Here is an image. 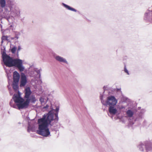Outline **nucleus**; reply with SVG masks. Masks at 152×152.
Returning <instances> with one entry per match:
<instances>
[{"instance_id": "1", "label": "nucleus", "mask_w": 152, "mask_h": 152, "mask_svg": "<svg viewBox=\"0 0 152 152\" xmlns=\"http://www.w3.org/2000/svg\"><path fill=\"white\" fill-rule=\"evenodd\" d=\"M58 120V113H54L53 110H50L46 115H44L42 118L38 119V130L37 131V133L45 137L50 136V132L48 128V125H50L53 126V125L51 124V121L54 120L56 123Z\"/></svg>"}, {"instance_id": "2", "label": "nucleus", "mask_w": 152, "mask_h": 152, "mask_svg": "<svg viewBox=\"0 0 152 152\" xmlns=\"http://www.w3.org/2000/svg\"><path fill=\"white\" fill-rule=\"evenodd\" d=\"M12 99L16 104V105L19 110L27 108L29 105L28 100H26L24 101V99L20 96L19 94H15L13 96Z\"/></svg>"}, {"instance_id": "3", "label": "nucleus", "mask_w": 152, "mask_h": 152, "mask_svg": "<svg viewBox=\"0 0 152 152\" xmlns=\"http://www.w3.org/2000/svg\"><path fill=\"white\" fill-rule=\"evenodd\" d=\"M138 148L141 151H144L145 148V152H152V140H147L140 143L138 146Z\"/></svg>"}, {"instance_id": "4", "label": "nucleus", "mask_w": 152, "mask_h": 152, "mask_svg": "<svg viewBox=\"0 0 152 152\" xmlns=\"http://www.w3.org/2000/svg\"><path fill=\"white\" fill-rule=\"evenodd\" d=\"M24 93V98L26 99V100H28L29 104L30 102L34 103L36 101V100L35 96L31 95L32 91L29 87H27L25 88Z\"/></svg>"}, {"instance_id": "5", "label": "nucleus", "mask_w": 152, "mask_h": 152, "mask_svg": "<svg viewBox=\"0 0 152 152\" xmlns=\"http://www.w3.org/2000/svg\"><path fill=\"white\" fill-rule=\"evenodd\" d=\"M23 60L19 58L14 59L12 67H17L20 72L23 71L25 68L23 65Z\"/></svg>"}, {"instance_id": "6", "label": "nucleus", "mask_w": 152, "mask_h": 152, "mask_svg": "<svg viewBox=\"0 0 152 152\" xmlns=\"http://www.w3.org/2000/svg\"><path fill=\"white\" fill-rule=\"evenodd\" d=\"M2 57L4 63L7 66L12 67L14 59L7 55Z\"/></svg>"}, {"instance_id": "7", "label": "nucleus", "mask_w": 152, "mask_h": 152, "mask_svg": "<svg viewBox=\"0 0 152 152\" xmlns=\"http://www.w3.org/2000/svg\"><path fill=\"white\" fill-rule=\"evenodd\" d=\"M117 103L116 99L113 96H110L107 97L106 104L109 107L115 106Z\"/></svg>"}, {"instance_id": "8", "label": "nucleus", "mask_w": 152, "mask_h": 152, "mask_svg": "<svg viewBox=\"0 0 152 152\" xmlns=\"http://www.w3.org/2000/svg\"><path fill=\"white\" fill-rule=\"evenodd\" d=\"M42 71L41 69H33L31 70L30 69L29 74L31 77H36L37 75H39V77L40 76V72Z\"/></svg>"}, {"instance_id": "9", "label": "nucleus", "mask_w": 152, "mask_h": 152, "mask_svg": "<svg viewBox=\"0 0 152 152\" xmlns=\"http://www.w3.org/2000/svg\"><path fill=\"white\" fill-rule=\"evenodd\" d=\"M27 77L23 73L21 74L20 79V86L21 87L25 86L27 83Z\"/></svg>"}, {"instance_id": "10", "label": "nucleus", "mask_w": 152, "mask_h": 152, "mask_svg": "<svg viewBox=\"0 0 152 152\" xmlns=\"http://www.w3.org/2000/svg\"><path fill=\"white\" fill-rule=\"evenodd\" d=\"M54 58L57 61L59 62L65 63L66 64H68V62L65 58L56 55L54 56Z\"/></svg>"}, {"instance_id": "11", "label": "nucleus", "mask_w": 152, "mask_h": 152, "mask_svg": "<svg viewBox=\"0 0 152 152\" xmlns=\"http://www.w3.org/2000/svg\"><path fill=\"white\" fill-rule=\"evenodd\" d=\"M109 111L110 113L112 115H115L117 113V110L115 106L109 107Z\"/></svg>"}, {"instance_id": "12", "label": "nucleus", "mask_w": 152, "mask_h": 152, "mask_svg": "<svg viewBox=\"0 0 152 152\" xmlns=\"http://www.w3.org/2000/svg\"><path fill=\"white\" fill-rule=\"evenodd\" d=\"M20 75L17 71L14 72L13 75V82L18 83L20 79Z\"/></svg>"}, {"instance_id": "13", "label": "nucleus", "mask_w": 152, "mask_h": 152, "mask_svg": "<svg viewBox=\"0 0 152 152\" xmlns=\"http://www.w3.org/2000/svg\"><path fill=\"white\" fill-rule=\"evenodd\" d=\"M151 11L149 10H147L144 14V20H149L151 14Z\"/></svg>"}, {"instance_id": "14", "label": "nucleus", "mask_w": 152, "mask_h": 152, "mask_svg": "<svg viewBox=\"0 0 152 152\" xmlns=\"http://www.w3.org/2000/svg\"><path fill=\"white\" fill-rule=\"evenodd\" d=\"M48 100L47 97L44 98L43 97H41L39 99L41 104L42 105H44L46 104Z\"/></svg>"}, {"instance_id": "15", "label": "nucleus", "mask_w": 152, "mask_h": 152, "mask_svg": "<svg viewBox=\"0 0 152 152\" xmlns=\"http://www.w3.org/2000/svg\"><path fill=\"white\" fill-rule=\"evenodd\" d=\"M62 5L66 9H67L73 11H74L75 12H76L77 10H75V9L73 8H72L70 7L68 5H66L64 3H62Z\"/></svg>"}, {"instance_id": "16", "label": "nucleus", "mask_w": 152, "mask_h": 152, "mask_svg": "<svg viewBox=\"0 0 152 152\" xmlns=\"http://www.w3.org/2000/svg\"><path fill=\"white\" fill-rule=\"evenodd\" d=\"M126 114L128 117H132L134 115V112L132 110L129 109L126 111Z\"/></svg>"}, {"instance_id": "17", "label": "nucleus", "mask_w": 152, "mask_h": 152, "mask_svg": "<svg viewBox=\"0 0 152 152\" xmlns=\"http://www.w3.org/2000/svg\"><path fill=\"white\" fill-rule=\"evenodd\" d=\"M1 52L2 54V57L7 55L6 53L5 47L4 46H1Z\"/></svg>"}, {"instance_id": "18", "label": "nucleus", "mask_w": 152, "mask_h": 152, "mask_svg": "<svg viewBox=\"0 0 152 152\" xmlns=\"http://www.w3.org/2000/svg\"><path fill=\"white\" fill-rule=\"evenodd\" d=\"M6 18L10 24L13 23L14 21V18L12 16H10L9 17H7Z\"/></svg>"}, {"instance_id": "19", "label": "nucleus", "mask_w": 152, "mask_h": 152, "mask_svg": "<svg viewBox=\"0 0 152 152\" xmlns=\"http://www.w3.org/2000/svg\"><path fill=\"white\" fill-rule=\"evenodd\" d=\"M0 5L1 8H4L6 5V0H0Z\"/></svg>"}, {"instance_id": "20", "label": "nucleus", "mask_w": 152, "mask_h": 152, "mask_svg": "<svg viewBox=\"0 0 152 152\" xmlns=\"http://www.w3.org/2000/svg\"><path fill=\"white\" fill-rule=\"evenodd\" d=\"M18 83L14 82L13 83L12 87L14 90L15 91H17L18 89Z\"/></svg>"}, {"instance_id": "21", "label": "nucleus", "mask_w": 152, "mask_h": 152, "mask_svg": "<svg viewBox=\"0 0 152 152\" xmlns=\"http://www.w3.org/2000/svg\"><path fill=\"white\" fill-rule=\"evenodd\" d=\"M27 131L28 132H30L31 131H33V126L29 122L28 123V126Z\"/></svg>"}, {"instance_id": "22", "label": "nucleus", "mask_w": 152, "mask_h": 152, "mask_svg": "<svg viewBox=\"0 0 152 152\" xmlns=\"http://www.w3.org/2000/svg\"><path fill=\"white\" fill-rule=\"evenodd\" d=\"M20 35V33L19 32H16L15 33V40H18Z\"/></svg>"}, {"instance_id": "23", "label": "nucleus", "mask_w": 152, "mask_h": 152, "mask_svg": "<svg viewBox=\"0 0 152 152\" xmlns=\"http://www.w3.org/2000/svg\"><path fill=\"white\" fill-rule=\"evenodd\" d=\"M17 50V48L15 46H14L11 49V52L12 53H15Z\"/></svg>"}, {"instance_id": "24", "label": "nucleus", "mask_w": 152, "mask_h": 152, "mask_svg": "<svg viewBox=\"0 0 152 152\" xmlns=\"http://www.w3.org/2000/svg\"><path fill=\"white\" fill-rule=\"evenodd\" d=\"M12 100H11V101L10 102V105L13 108H16V105L15 104H12Z\"/></svg>"}, {"instance_id": "25", "label": "nucleus", "mask_w": 152, "mask_h": 152, "mask_svg": "<svg viewBox=\"0 0 152 152\" xmlns=\"http://www.w3.org/2000/svg\"><path fill=\"white\" fill-rule=\"evenodd\" d=\"M100 99L101 100V102L103 105H107V104H106V102H105L102 99V96L100 97Z\"/></svg>"}, {"instance_id": "26", "label": "nucleus", "mask_w": 152, "mask_h": 152, "mask_svg": "<svg viewBox=\"0 0 152 152\" xmlns=\"http://www.w3.org/2000/svg\"><path fill=\"white\" fill-rule=\"evenodd\" d=\"M14 0H6L7 2L9 4H11Z\"/></svg>"}, {"instance_id": "27", "label": "nucleus", "mask_w": 152, "mask_h": 152, "mask_svg": "<svg viewBox=\"0 0 152 152\" xmlns=\"http://www.w3.org/2000/svg\"><path fill=\"white\" fill-rule=\"evenodd\" d=\"M59 110V108L58 107H56V110H53L54 113V111L56 112V113H58V112Z\"/></svg>"}, {"instance_id": "28", "label": "nucleus", "mask_w": 152, "mask_h": 152, "mask_svg": "<svg viewBox=\"0 0 152 152\" xmlns=\"http://www.w3.org/2000/svg\"><path fill=\"white\" fill-rule=\"evenodd\" d=\"M21 48L20 46H18V48L17 50V56H18V52L21 50Z\"/></svg>"}, {"instance_id": "29", "label": "nucleus", "mask_w": 152, "mask_h": 152, "mask_svg": "<svg viewBox=\"0 0 152 152\" xmlns=\"http://www.w3.org/2000/svg\"><path fill=\"white\" fill-rule=\"evenodd\" d=\"M124 71L126 73H127V74L128 75L129 74L128 71L125 66L124 67Z\"/></svg>"}, {"instance_id": "30", "label": "nucleus", "mask_w": 152, "mask_h": 152, "mask_svg": "<svg viewBox=\"0 0 152 152\" xmlns=\"http://www.w3.org/2000/svg\"><path fill=\"white\" fill-rule=\"evenodd\" d=\"M49 105L47 104L46 105V106L44 107L43 108L45 109H46L48 107H49Z\"/></svg>"}, {"instance_id": "31", "label": "nucleus", "mask_w": 152, "mask_h": 152, "mask_svg": "<svg viewBox=\"0 0 152 152\" xmlns=\"http://www.w3.org/2000/svg\"><path fill=\"white\" fill-rule=\"evenodd\" d=\"M125 107L124 106H121L119 107V109L120 110H121L123 109H125Z\"/></svg>"}, {"instance_id": "32", "label": "nucleus", "mask_w": 152, "mask_h": 152, "mask_svg": "<svg viewBox=\"0 0 152 152\" xmlns=\"http://www.w3.org/2000/svg\"><path fill=\"white\" fill-rule=\"evenodd\" d=\"M7 37H6L5 36H3L2 37L1 39L2 40H4L5 39H7Z\"/></svg>"}, {"instance_id": "33", "label": "nucleus", "mask_w": 152, "mask_h": 152, "mask_svg": "<svg viewBox=\"0 0 152 152\" xmlns=\"http://www.w3.org/2000/svg\"><path fill=\"white\" fill-rule=\"evenodd\" d=\"M145 112V110H142V112H141L142 113H144Z\"/></svg>"}, {"instance_id": "34", "label": "nucleus", "mask_w": 152, "mask_h": 152, "mask_svg": "<svg viewBox=\"0 0 152 152\" xmlns=\"http://www.w3.org/2000/svg\"><path fill=\"white\" fill-rule=\"evenodd\" d=\"M11 38L12 40L14 39V40H15V37H12Z\"/></svg>"}, {"instance_id": "35", "label": "nucleus", "mask_w": 152, "mask_h": 152, "mask_svg": "<svg viewBox=\"0 0 152 152\" xmlns=\"http://www.w3.org/2000/svg\"><path fill=\"white\" fill-rule=\"evenodd\" d=\"M3 40H2V41H1V43L2 44L3 42Z\"/></svg>"}, {"instance_id": "36", "label": "nucleus", "mask_w": 152, "mask_h": 152, "mask_svg": "<svg viewBox=\"0 0 152 152\" xmlns=\"http://www.w3.org/2000/svg\"><path fill=\"white\" fill-rule=\"evenodd\" d=\"M121 121H122L123 122H124V121H122V120H121Z\"/></svg>"}]
</instances>
